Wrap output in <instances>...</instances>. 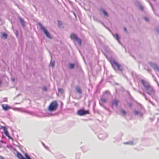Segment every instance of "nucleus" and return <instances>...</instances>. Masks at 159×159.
Listing matches in <instances>:
<instances>
[{"label": "nucleus", "mask_w": 159, "mask_h": 159, "mask_svg": "<svg viewBox=\"0 0 159 159\" xmlns=\"http://www.w3.org/2000/svg\"><path fill=\"white\" fill-rule=\"evenodd\" d=\"M138 7L140 10H141L142 11L143 10V6H141V5H140V4H139L138 5Z\"/></svg>", "instance_id": "26"}, {"label": "nucleus", "mask_w": 159, "mask_h": 159, "mask_svg": "<svg viewBox=\"0 0 159 159\" xmlns=\"http://www.w3.org/2000/svg\"><path fill=\"white\" fill-rule=\"evenodd\" d=\"M118 101L116 100H114L112 101V104L113 106H115L116 107L117 106Z\"/></svg>", "instance_id": "17"}, {"label": "nucleus", "mask_w": 159, "mask_h": 159, "mask_svg": "<svg viewBox=\"0 0 159 159\" xmlns=\"http://www.w3.org/2000/svg\"><path fill=\"white\" fill-rule=\"evenodd\" d=\"M120 112L123 115V116H125L126 114V112L123 109H121L120 110Z\"/></svg>", "instance_id": "23"}, {"label": "nucleus", "mask_w": 159, "mask_h": 159, "mask_svg": "<svg viewBox=\"0 0 159 159\" xmlns=\"http://www.w3.org/2000/svg\"><path fill=\"white\" fill-rule=\"evenodd\" d=\"M0 143H3V141H0Z\"/></svg>", "instance_id": "38"}, {"label": "nucleus", "mask_w": 159, "mask_h": 159, "mask_svg": "<svg viewBox=\"0 0 159 159\" xmlns=\"http://www.w3.org/2000/svg\"><path fill=\"white\" fill-rule=\"evenodd\" d=\"M141 82L143 85L144 90L153 98H156L155 91L154 88L147 81L142 80Z\"/></svg>", "instance_id": "1"}, {"label": "nucleus", "mask_w": 159, "mask_h": 159, "mask_svg": "<svg viewBox=\"0 0 159 159\" xmlns=\"http://www.w3.org/2000/svg\"><path fill=\"white\" fill-rule=\"evenodd\" d=\"M139 92L145 98L146 100L148 101L150 103H152V102L150 100L149 98L147 97L146 95V94H145V93H142L141 92H140V91H139Z\"/></svg>", "instance_id": "9"}, {"label": "nucleus", "mask_w": 159, "mask_h": 159, "mask_svg": "<svg viewBox=\"0 0 159 159\" xmlns=\"http://www.w3.org/2000/svg\"><path fill=\"white\" fill-rule=\"evenodd\" d=\"M57 102H52L48 107V110L51 111H55L57 108Z\"/></svg>", "instance_id": "4"}, {"label": "nucleus", "mask_w": 159, "mask_h": 159, "mask_svg": "<svg viewBox=\"0 0 159 159\" xmlns=\"http://www.w3.org/2000/svg\"><path fill=\"white\" fill-rule=\"evenodd\" d=\"M0 159H4V158L1 156L0 155Z\"/></svg>", "instance_id": "34"}, {"label": "nucleus", "mask_w": 159, "mask_h": 159, "mask_svg": "<svg viewBox=\"0 0 159 159\" xmlns=\"http://www.w3.org/2000/svg\"><path fill=\"white\" fill-rule=\"evenodd\" d=\"M158 33H159V30H158Z\"/></svg>", "instance_id": "41"}, {"label": "nucleus", "mask_w": 159, "mask_h": 159, "mask_svg": "<svg viewBox=\"0 0 159 159\" xmlns=\"http://www.w3.org/2000/svg\"><path fill=\"white\" fill-rule=\"evenodd\" d=\"M124 144H129V145H132L134 144V143H133V142H132V141H129V142H125V143H124Z\"/></svg>", "instance_id": "22"}, {"label": "nucleus", "mask_w": 159, "mask_h": 159, "mask_svg": "<svg viewBox=\"0 0 159 159\" xmlns=\"http://www.w3.org/2000/svg\"><path fill=\"white\" fill-rule=\"evenodd\" d=\"M16 109L18 111H20L22 112H26V113H29V112L25 110H24V109H23L22 108H16Z\"/></svg>", "instance_id": "15"}, {"label": "nucleus", "mask_w": 159, "mask_h": 159, "mask_svg": "<svg viewBox=\"0 0 159 159\" xmlns=\"http://www.w3.org/2000/svg\"><path fill=\"white\" fill-rule=\"evenodd\" d=\"M2 128L3 129L4 133L5 135L7 136L9 139H10V136L9 135V133L8 132L6 128L5 127H2Z\"/></svg>", "instance_id": "10"}, {"label": "nucleus", "mask_w": 159, "mask_h": 159, "mask_svg": "<svg viewBox=\"0 0 159 159\" xmlns=\"http://www.w3.org/2000/svg\"><path fill=\"white\" fill-rule=\"evenodd\" d=\"M149 63L154 70H157L159 72V66H158L156 63L152 62H150Z\"/></svg>", "instance_id": "6"}, {"label": "nucleus", "mask_w": 159, "mask_h": 159, "mask_svg": "<svg viewBox=\"0 0 159 159\" xmlns=\"http://www.w3.org/2000/svg\"><path fill=\"white\" fill-rule=\"evenodd\" d=\"M7 101V98H4L2 100L3 102H6Z\"/></svg>", "instance_id": "32"}, {"label": "nucleus", "mask_w": 159, "mask_h": 159, "mask_svg": "<svg viewBox=\"0 0 159 159\" xmlns=\"http://www.w3.org/2000/svg\"><path fill=\"white\" fill-rule=\"evenodd\" d=\"M7 34L5 33H3L1 36V38L3 39H6L7 38Z\"/></svg>", "instance_id": "20"}, {"label": "nucleus", "mask_w": 159, "mask_h": 159, "mask_svg": "<svg viewBox=\"0 0 159 159\" xmlns=\"http://www.w3.org/2000/svg\"><path fill=\"white\" fill-rule=\"evenodd\" d=\"M15 34L16 36H17L18 34V32L17 30H16V31L15 32Z\"/></svg>", "instance_id": "31"}, {"label": "nucleus", "mask_w": 159, "mask_h": 159, "mask_svg": "<svg viewBox=\"0 0 159 159\" xmlns=\"http://www.w3.org/2000/svg\"><path fill=\"white\" fill-rule=\"evenodd\" d=\"M18 19L19 20V21L21 24L22 26L23 27H24L25 25V22L24 20H23V19L22 18L20 17H19L18 18Z\"/></svg>", "instance_id": "12"}, {"label": "nucleus", "mask_w": 159, "mask_h": 159, "mask_svg": "<svg viewBox=\"0 0 159 159\" xmlns=\"http://www.w3.org/2000/svg\"><path fill=\"white\" fill-rule=\"evenodd\" d=\"M108 91H106L103 94L101 98V101L103 102H105L106 101V98L107 97L109 94Z\"/></svg>", "instance_id": "7"}, {"label": "nucleus", "mask_w": 159, "mask_h": 159, "mask_svg": "<svg viewBox=\"0 0 159 159\" xmlns=\"http://www.w3.org/2000/svg\"><path fill=\"white\" fill-rule=\"evenodd\" d=\"M75 66L74 64H70L69 65V67L70 69H73Z\"/></svg>", "instance_id": "24"}, {"label": "nucleus", "mask_w": 159, "mask_h": 159, "mask_svg": "<svg viewBox=\"0 0 159 159\" xmlns=\"http://www.w3.org/2000/svg\"><path fill=\"white\" fill-rule=\"evenodd\" d=\"M124 30L125 33H127V30L126 28L125 27H124Z\"/></svg>", "instance_id": "30"}, {"label": "nucleus", "mask_w": 159, "mask_h": 159, "mask_svg": "<svg viewBox=\"0 0 159 159\" xmlns=\"http://www.w3.org/2000/svg\"><path fill=\"white\" fill-rule=\"evenodd\" d=\"M11 81L13 83V86L15 85L17 82V80L16 79L14 78H12L11 79Z\"/></svg>", "instance_id": "18"}, {"label": "nucleus", "mask_w": 159, "mask_h": 159, "mask_svg": "<svg viewBox=\"0 0 159 159\" xmlns=\"http://www.w3.org/2000/svg\"><path fill=\"white\" fill-rule=\"evenodd\" d=\"M144 19L146 21H148V19L146 17H144Z\"/></svg>", "instance_id": "28"}, {"label": "nucleus", "mask_w": 159, "mask_h": 159, "mask_svg": "<svg viewBox=\"0 0 159 159\" xmlns=\"http://www.w3.org/2000/svg\"><path fill=\"white\" fill-rule=\"evenodd\" d=\"M129 107H131V106H132V104L131 103H129Z\"/></svg>", "instance_id": "35"}, {"label": "nucleus", "mask_w": 159, "mask_h": 159, "mask_svg": "<svg viewBox=\"0 0 159 159\" xmlns=\"http://www.w3.org/2000/svg\"><path fill=\"white\" fill-rule=\"evenodd\" d=\"M38 25L40 27V29L43 31L46 37L49 39H51L52 37L50 33L47 31L46 28L45 27H43L40 23H39Z\"/></svg>", "instance_id": "2"}, {"label": "nucleus", "mask_w": 159, "mask_h": 159, "mask_svg": "<svg viewBox=\"0 0 159 159\" xmlns=\"http://www.w3.org/2000/svg\"><path fill=\"white\" fill-rule=\"evenodd\" d=\"M75 89H76V91L78 93H79L80 94L81 93L82 91H81V89H80V88L79 87H76V88H75Z\"/></svg>", "instance_id": "19"}, {"label": "nucleus", "mask_w": 159, "mask_h": 159, "mask_svg": "<svg viewBox=\"0 0 159 159\" xmlns=\"http://www.w3.org/2000/svg\"><path fill=\"white\" fill-rule=\"evenodd\" d=\"M100 11L103 14L104 16H106L107 17H108V14L105 10L103 9H101L100 10Z\"/></svg>", "instance_id": "14"}, {"label": "nucleus", "mask_w": 159, "mask_h": 159, "mask_svg": "<svg viewBox=\"0 0 159 159\" xmlns=\"http://www.w3.org/2000/svg\"><path fill=\"white\" fill-rule=\"evenodd\" d=\"M42 143V144H43V146H44V147L46 148V147L45 146V144H44L43 143Z\"/></svg>", "instance_id": "36"}, {"label": "nucleus", "mask_w": 159, "mask_h": 159, "mask_svg": "<svg viewBox=\"0 0 159 159\" xmlns=\"http://www.w3.org/2000/svg\"><path fill=\"white\" fill-rule=\"evenodd\" d=\"M89 113L88 111L84 110H79L77 112L78 115L80 116H83Z\"/></svg>", "instance_id": "8"}, {"label": "nucleus", "mask_w": 159, "mask_h": 159, "mask_svg": "<svg viewBox=\"0 0 159 159\" xmlns=\"http://www.w3.org/2000/svg\"><path fill=\"white\" fill-rule=\"evenodd\" d=\"M43 90L46 91L47 90V89L46 87L44 86L43 88Z\"/></svg>", "instance_id": "29"}, {"label": "nucleus", "mask_w": 159, "mask_h": 159, "mask_svg": "<svg viewBox=\"0 0 159 159\" xmlns=\"http://www.w3.org/2000/svg\"><path fill=\"white\" fill-rule=\"evenodd\" d=\"M11 139L12 141L13 140V139L11 137L10 138Z\"/></svg>", "instance_id": "37"}, {"label": "nucleus", "mask_w": 159, "mask_h": 159, "mask_svg": "<svg viewBox=\"0 0 159 159\" xmlns=\"http://www.w3.org/2000/svg\"><path fill=\"white\" fill-rule=\"evenodd\" d=\"M104 135H105V136L104 137H102V135H99V136H98V138H99V139H104L106 137H107V135H106V134H104Z\"/></svg>", "instance_id": "21"}, {"label": "nucleus", "mask_w": 159, "mask_h": 159, "mask_svg": "<svg viewBox=\"0 0 159 159\" xmlns=\"http://www.w3.org/2000/svg\"><path fill=\"white\" fill-rule=\"evenodd\" d=\"M70 37L71 39H74L78 43L79 45L81 46V40L78 38V37L74 34H71Z\"/></svg>", "instance_id": "5"}, {"label": "nucleus", "mask_w": 159, "mask_h": 159, "mask_svg": "<svg viewBox=\"0 0 159 159\" xmlns=\"http://www.w3.org/2000/svg\"><path fill=\"white\" fill-rule=\"evenodd\" d=\"M58 91L60 93H62L63 92V89L60 88H59L58 89Z\"/></svg>", "instance_id": "27"}, {"label": "nucleus", "mask_w": 159, "mask_h": 159, "mask_svg": "<svg viewBox=\"0 0 159 159\" xmlns=\"http://www.w3.org/2000/svg\"><path fill=\"white\" fill-rule=\"evenodd\" d=\"M111 64L114 69L117 68L120 71H122V68L120 65L115 61H112L111 62Z\"/></svg>", "instance_id": "3"}, {"label": "nucleus", "mask_w": 159, "mask_h": 159, "mask_svg": "<svg viewBox=\"0 0 159 159\" xmlns=\"http://www.w3.org/2000/svg\"><path fill=\"white\" fill-rule=\"evenodd\" d=\"M134 90H135V88H134Z\"/></svg>", "instance_id": "42"}, {"label": "nucleus", "mask_w": 159, "mask_h": 159, "mask_svg": "<svg viewBox=\"0 0 159 159\" xmlns=\"http://www.w3.org/2000/svg\"><path fill=\"white\" fill-rule=\"evenodd\" d=\"M50 65L52 67H54L55 65L54 61H51L50 62Z\"/></svg>", "instance_id": "25"}, {"label": "nucleus", "mask_w": 159, "mask_h": 159, "mask_svg": "<svg viewBox=\"0 0 159 159\" xmlns=\"http://www.w3.org/2000/svg\"><path fill=\"white\" fill-rule=\"evenodd\" d=\"M134 114L137 116H141L143 115V114L141 112L136 110H134Z\"/></svg>", "instance_id": "11"}, {"label": "nucleus", "mask_w": 159, "mask_h": 159, "mask_svg": "<svg viewBox=\"0 0 159 159\" xmlns=\"http://www.w3.org/2000/svg\"><path fill=\"white\" fill-rule=\"evenodd\" d=\"M2 106L3 109L5 111H7L10 108V107L7 105H2Z\"/></svg>", "instance_id": "16"}, {"label": "nucleus", "mask_w": 159, "mask_h": 159, "mask_svg": "<svg viewBox=\"0 0 159 159\" xmlns=\"http://www.w3.org/2000/svg\"><path fill=\"white\" fill-rule=\"evenodd\" d=\"M147 70H148V71L149 72V73H151V69H148Z\"/></svg>", "instance_id": "33"}, {"label": "nucleus", "mask_w": 159, "mask_h": 159, "mask_svg": "<svg viewBox=\"0 0 159 159\" xmlns=\"http://www.w3.org/2000/svg\"><path fill=\"white\" fill-rule=\"evenodd\" d=\"M58 23L59 24V22L60 21H58Z\"/></svg>", "instance_id": "39"}, {"label": "nucleus", "mask_w": 159, "mask_h": 159, "mask_svg": "<svg viewBox=\"0 0 159 159\" xmlns=\"http://www.w3.org/2000/svg\"><path fill=\"white\" fill-rule=\"evenodd\" d=\"M74 15H75V16H76V15H75V14L74 13Z\"/></svg>", "instance_id": "40"}, {"label": "nucleus", "mask_w": 159, "mask_h": 159, "mask_svg": "<svg viewBox=\"0 0 159 159\" xmlns=\"http://www.w3.org/2000/svg\"><path fill=\"white\" fill-rule=\"evenodd\" d=\"M112 35H113L114 37L118 42L119 43H120V39H119V37L118 36V35L117 34H114L112 33Z\"/></svg>", "instance_id": "13"}]
</instances>
